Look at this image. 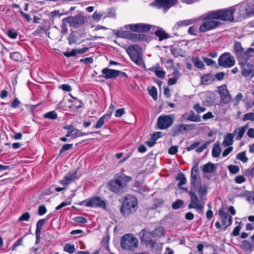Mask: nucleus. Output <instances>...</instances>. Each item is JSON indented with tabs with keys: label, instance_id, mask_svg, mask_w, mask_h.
I'll use <instances>...</instances> for the list:
<instances>
[{
	"label": "nucleus",
	"instance_id": "nucleus-64",
	"mask_svg": "<svg viewBox=\"0 0 254 254\" xmlns=\"http://www.w3.org/2000/svg\"><path fill=\"white\" fill-rule=\"evenodd\" d=\"M155 74L159 78H164L165 72L162 70H157L155 71Z\"/></svg>",
	"mask_w": 254,
	"mask_h": 254
},
{
	"label": "nucleus",
	"instance_id": "nucleus-51",
	"mask_svg": "<svg viewBox=\"0 0 254 254\" xmlns=\"http://www.w3.org/2000/svg\"><path fill=\"white\" fill-rule=\"evenodd\" d=\"M74 220L76 223H85L87 222L86 218L82 216L76 217Z\"/></svg>",
	"mask_w": 254,
	"mask_h": 254
},
{
	"label": "nucleus",
	"instance_id": "nucleus-34",
	"mask_svg": "<svg viewBox=\"0 0 254 254\" xmlns=\"http://www.w3.org/2000/svg\"><path fill=\"white\" fill-rule=\"evenodd\" d=\"M145 38V35L142 34H133L130 35L129 39L136 42L137 41L143 40Z\"/></svg>",
	"mask_w": 254,
	"mask_h": 254
},
{
	"label": "nucleus",
	"instance_id": "nucleus-16",
	"mask_svg": "<svg viewBox=\"0 0 254 254\" xmlns=\"http://www.w3.org/2000/svg\"><path fill=\"white\" fill-rule=\"evenodd\" d=\"M177 2V0H156L153 2V4L158 8L164 10L169 9Z\"/></svg>",
	"mask_w": 254,
	"mask_h": 254
},
{
	"label": "nucleus",
	"instance_id": "nucleus-47",
	"mask_svg": "<svg viewBox=\"0 0 254 254\" xmlns=\"http://www.w3.org/2000/svg\"><path fill=\"white\" fill-rule=\"evenodd\" d=\"M106 117H107V116L105 115H104L103 116L101 117L99 120L97 121L95 127L96 128H100L104 124V119Z\"/></svg>",
	"mask_w": 254,
	"mask_h": 254
},
{
	"label": "nucleus",
	"instance_id": "nucleus-50",
	"mask_svg": "<svg viewBox=\"0 0 254 254\" xmlns=\"http://www.w3.org/2000/svg\"><path fill=\"white\" fill-rule=\"evenodd\" d=\"M198 192L199 194V198H202V197L205 196L207 193V188L205 187H200Z\"/></svg>",
	"mask_w": 254,
	"mask_h": 254
},
{
	"label": "nucleus",
	"instance_id": "nucleus-35",
	"mask_svg": "<svg viewBox=\"0 0 254 254\" xmlns=\"http://www.w3.org/2000/svg\"><path fill=\"white\" fill-rule=\"evenodd\" d=\"M236 158L237 159L241 160L244 163L247 162L248 160V158L246 155L245 151H243L241 153H238L237 155Z\"/></svg>",
	"mask_w": 254,
	"mask_h": 254
},
{
	"label": "nucleus",
	"instance_id": "nucleus-48",
	"mask_svg": "<svg viewBox=\"0 0 254 254\" xmlns=\"http://www.w3.org/2000/svg\"><path fill=\"white\" fill-rule=\"evenodd\" d=\"M87 133L82 132L80 130L77 129H75V131L72 134V138H75L78 137L82 136L87 135Z\"/></svg>",
	"mask_w": 254,
	"mask_h": 254
},
{
	"label": "nucleus",
	"instance_id": "nucleus-23",
	"mask_svg": "<svg viewBox=\"0 0 254 254\" xmlns=\"http://www.w3.org/2000/svg\"><path fill=\"white\" fill-rule=\"evenodd\" d=\"M247 126H244L234 130L233 133L235 134V136L236 135V139L240 140L241 139L247 130Z\"/></svg>",
	"mask_w": 254,
	"mask_h": 254
},
{
	"label": "nucleus",
	"instance_id": "nucleus-53",
	"mask_svg": "<svg viewBox=\"0 0 254 254\" xmlns=\"http://www.w3.org/2000/svg\"><path fill=\"white\" fill-rule=\"evenodd\" d=\"M30 218V214L28 212L23 213L18 219L20 221H28Z\"/></svg>",
	"mask_w": 254,
	"mask_h": 254
},
{
	"label": "nucleus",
	"instance_id": "nucleus-55",
	"mask_svg": "<svg viewBox=\"0 0 254 254\" xmlns=\"http://www.w3.org/2000/svg\"><path fill=\"white\" fill-rule=\"evenodd\" d=\"M116 15V11L114 9H110L107 13L106 15L104 17V18L106 17H114Z\"/></svg>",
	"mask_w": 254,
	"mask_h": 254
},
{
	"label": "nucleus",
	"instance_id": "nucleus-56",
	"mask_svg": "<svg viewBox=\"0 0 254 254\" xmlns=\"http://www.w3.org/2000/svg\"><path fill=\"white\" fill-rule=\"evenodd\" d=\"M72 147V144H66L63 145L61 149L60 150V153H62L65 151L70 149Z\"/></svg>",
	"mask_w": 254,
	"mask_h": 254
},
{
	"label": "nucleus",
	"instance_id": "nucleus-33",
	"mask_svg": "<svg viewBox=\"0 0 254 254\" xmlns=\"http://www.w3.org/2000/svg\"><path fill=\"white\" fill-rule=\"evenodd\" d=\"M234 51L236 53L237 56L241 55L243 53V48L239 42H235L234 46Z\"/></svg>",
	"mask_w": 254,
	"mask_h": 254
},
{
	"label": "nucleus",
	"instance_id": "nucleus-62",
	"mask_svg": "<svg viewBox=\"0 0 254 254\" xmlns=\"http://www.w3.org/2000/svg\"><path fill=\"white\" fill-rule=\"evenodd\" d=\"M178 151V147L177 146H171L168 150V153L170 154H175Z\"/></svg>",
	"mask_w": 254,
	"mask_h": 254
},
{
	"label": "nucleus",
	"instance_id": "nucleus-15",
	"mask_svg": "<svg viewBox=\"0 0 254 254\" xmlns=\"http://www.w3.org/2000/svg\"><path fill=\"white\" fill-rule=\"evenodd\" d=\"M194 127V125L192 124L184 125L180 124L176 125L172 129V135L173 136H177L180 133H182L184 131L187 130L188 128H189V129H193Z\"/></svg>",
	"mask_w": 254,
	"mask_h": 254
},
{
	"label": "nucleus",
	"instance_id": "nucleus-40",
	"mask_svg": "<svg viewBox=\"0 0 254 254\" xmlns=\"http://www.w3.org/2000/svg\"><path fill=\"white\" fill-rule=\"evenodd\" d=\"M10 58L14 61H19L22 59L21 55L19 52H14L10 54Z\"/></svg>",
	"mask_w": 254,
	"mask_h": 254
},
{
	"label": "nucleus",
	"instance_id": "nucleus-2",
	"mask_svg": "<svg viewBox=\"0 0 254 254\" xmlns=\"http://www.w3.org/2000/svg\"><path fill=\"white\" fill-rule=\"evenodd\" d=\"M237 5L236 8L230 7L227 9H219L214 11H211L208 12L206 16V19H216L222 21H233L234 20V12L237 10Z\"/></svg>",
	"mask_w": 254,
	"mask_h": 254
},
{
	"label": "nucleus",
	"instance_id": "nucleus-45",
	"mask_svg": "<svg viewBox=\"0 0 254 254\" xmlns=\"http://www.w3.org/2000/svg\"><path fill=\"white\" fill-rule=\"evenodd\" d=\"M243 120L244 121L250 120L251 121H254V113L251 112L246 114L243 117Z\"/></svg>",
	"mask_w": 254,
	"mask_h": 254
},
{
	"label": "nucleus",
	"instance_id": "nucleus-43",
	"mask_svg": "<svg viewBox=\"0 0 254 254\" xmlns=\"http://www.w3.org/2000/svg\"><path fill=\"white\" fill-rule=\"evenodd\" d=\"M104 13L102 12H97L95 11L94 14L92 15V18L96 21H99L101 19Z\"/></svg>",
	"mask_w": 254,
	"mask_h": 254
},
{
	"label": "nucleus",
	"instance_id": "nucleus-21",
	"mask_svg": "<svg viewBox=\"0 0 254 254\" xmlns=\"http://www.w3.org/2000/svg\"><path fill=\"white\" fill-rule=\"evenodd\" d=\"M198 172V165L197 164H196L192 168L191 171L190 185L193 187H195L196 181L199 177Z\"/></svg>",
	"mask_w": 254,
	"mask_h": 254
},
{
	"label": "nucleus",
	"instance_id": "nucleus-30",
	"mask_svg": "<svg viewBox=\"0 0 254 254\" xmlns=\"http://www.w3.org/2000/svg\"><path fill=\"white\" fill-rule=\"evenodd\" d=\"M214 168V164L209 162L203 165L202 171L204 173H209L212 172Z\"/></svg>",
	"mask_w": 254,
	"mask_h": 254
},
{
	"label": "nucleus",
	"instance_id": "nucleus-52",
	"mask_svg": "<svg viewBox=\"0 0 254 254\" xmlns=\"http://www.w3.org/2000/svg\"><path fill=\"white\" fill-rule=\"evenodd\" d=\"M7 34L10 38L12 39H15L18 35L17 33L12 29H9L7 31Z\"/></svg>",
	"mask_w": 254,
	"mask_h": 254
},
{
	"label": "nucleus",
	"instance_id": "nucleus-36",
	"mask_svg": "<svg viewBox=\"0 0 254 254\" xmlns=\"http://www.w3.org/2000/svg\"><path fill=\"white\" fill-rule=\"evenodd\" d=\"M193 62L194 65L197 68H202L204 66V64L199 60V58L198 57H195L193 60Z\"/></svg>",
	"mask_w": 254,
	"mask_h": 254
},
{
	"label": "nucleus",
	"instance_id": "nucleus-18",
	"mask_svg": "<svg viewBox=\"0 0 254 254\" xmlns=\"http://www.w3.org/2000/svg\"><path fill=\"white\" fill-rule=\"evenodd\" d=\"M77 171L68 173L60 181V183L64 187H66L68 185L74 182L78 179Z\"/></svg>",
	"mask_w": 254,
	"mask_h": 254
},
{
	"label": "nucleus",
	"instance_id": "nucleus-37",
	"mask_svg": "<svg viewBox=\"0 0 254 254\" xmlns=\"http://www.w3.org/2000/svg\"><path fill=\"white\" fill-rule=\"evenodd\" d=\"M44 117L47 119L55 120L57 118L58 115L55 111H51L45 114Z\"/></svg>",
	"mask_w": 254,
	"mask_h": 254
},
{
	"label": "nucleus",
	"instance_id": "nucleus-31",
	"mask_svg": "<svg viewBox=\"0 0 254 254\" xmlns=\"http://www.w3.org/2000/svg\"><path fill=\"white\" fill-rule=\"evenodd\" d=\"M155 35L159 37V40L162 41L169 38V34L166 33L165 31L160 29L155 32Z\"/></svg>",
	"mask_w": 254,
	"mask_h": 254
},
{
	"label": "nucleus",
	"instance_id": "nucleus-12",
	"mask_svg": "<svg viewBox=\"0 0 254 254\" xmlns=\"http://www.w3.org/2000/svg\"><path fill=\"white\" fill-rule=\"evenodd\" d=\"M140 234L141 235V242L149 248H153L156 244V242L151 239L153 235L151 232L146 230H142Z\"/></svg>",
	"mask_w": 254,
	"mask_h": 254
},
{
	"label": "nucleus",
	"instance_id": "nucleus-14",
	"mask_svg": "<svg viewBox=\"0 0 254 254\" xmlns=\"http://www.w3.org/2000/svg\"><path fill=\"white\" fill-rule=\"evenodd\" d=\"M242 71V75L246 78H252L254 76V65L250 63H242L240 64Z\"/></svg>",
	"mask_w": 254,
	"mask_h": 254
},
{
	"label": "nucleus",
	"instance_id": "nucleus-3",
	"mask_svg": "<svg viewBox=\"0 0 254 254\" xmlns=\"http://www.w3.org/2000/svg\"><path fill=\"white\" fill-rule=\"evenodd\" d=\"M137 208V200L131 195H127L122 204L121 212L124 216L134 213Z\"/></svg>",
	"mask_w": 254,
	"mask_h": 254
},
{
	"label": "nucleus",
	"instance_id": "nucleus-28",
	"mask_svg": "<svg viewBox=\"0 0 254 254\" xmlns=\"http://www.w3.org/2000/svg\"><path fill=\"white\" fill-rule=\"evenodd\" d=\"M187 120L191 122H198L201 121L200 116L195 115L193 111H190V115L187 118Z\"/></svg>",
	"mask_w": 254,
	"mask_h": 254
},
{
	"label": "nucleus",
	"instance_id": "nucleus-39",
	"mask_svg": "<svg viewBox=\"0 0 254 254\" xmlns=\"http://www.w3.org/2000/svg\"><path fill=\"white\" fill-rule=\"evenodd\" d=\"M184 204V201L178 199L176 201L173 203L172 207L174 209H178L181 208Z\"/></svg>",
	"mask_w": 254,
	"mask_h": 254
},
{
	"label": "nucleus",
	"instance_id": "nucleus-42",
	"mask_svg": "<svg viewBox=\"0 0 254 254\" xmlns=\"http://www.w3.org/2000/svg\"><path fill=\"white\" fill-rule=\"evenodd\" d=\"M75 249L74 245L67 244L65 245L64 251L69 253L72 254L75 251Z\"/></svg>",
	"mask_w": 254,
	"mask_h": 254
},
{
	"label": "nucleus",
	"instance_id": "nucleus-4",
	"mask_svg": "<svg viewBox=\"0 0 254 254\" xmlns=\"http://www.w3.org/2000/svg\"><path fill=\"white\" fill-rule=\"evenodd\" d=\"M238 14L246 18L254 15V0H245L237 5Z\"/></svg>",
	"mask_w": 254,
	"mask_h": 254
},
{
	"label": "nucleus",
	"instance_id": "nucleus-8",
	"mask_svg": "<svg viewBox=\"0 0 254 254\" xmlns=\"http://www.w3.org/2000/svg\"><path fill=\"white\" fill-rule=\"evenodd\" d=\"M188 193L190 196V203L188 205L189 208H194L198 211H202L205 199L200 198V200H199L196 194L190 190L189 191Z\"/></svg>",
	"mask_w": 254,
	"mask_h": 254
},
{
	"label": "nucleus",
	"instance_id": "nucleus-10",
	"mask_svg": "<svg viewBox=\"0 0 254 254\" xmlns=\"http://www.w3.org/2000/svg\"><path fill=\"white\" fill-rule=\"evenodd\" d=\"M174 122V117L172 115L159 116L157 119V126L159 129H166L171 127Z\"/></svg>",
	"mask_w": 254,
	"mask_h": 254
},
{
	"label": "nucleus",
	"instance_id": "nucleus-1",
	"mask_svg": "<svg viewBox=\"0 0 254 254\" xmlns=\"http://www.w3.org/2000/svg\"><path fill=\"white\" fill-rule=\"evenodd\" d=\"M130 180V177L122 175L117 177L115 180H112L108 183V189L111 191L120 194L126 190L127 184Z\"/></svg>",
	"mask_w": 254,
	"mask_h": 254
},
{
	"label": "nucleus",
	"instance_id": "nucleus-63",
	"mask_svg": "<svg viewBox=\"0 0 254 254\" xmlns=\"http://www.w3.org/2000/svg\"><path fill=\"white\" fill-rule=\"evenodd\" d=\"M64 55L66 57L74 56L76 55L75 49H73L71 52H65Z\"/></svg>",
	"mask_w": 254,
	"mask_h": 254
},
{
	"label": "nucleus",
	"instance_id": "nucleus-17",
	"mask_svg": "<svg viewBox=\"0 0 254 254\" xmlns=\"http://www.w3.org/2000/svg\"><path fill=\"white\" fill-rule=\"evenodd\" d=\"M218 214L221 217L223 226L225 227V229H226L232 224V217L225 212L223 208L219 209Z\"/></svg>",
	"mask_w": 254,
	"mask_h": 254
},
{
	"label": "nucleus",
	"instance_id": "nucleus-58",
	"mask_svg": "<svg viewBox=\"0 0 254 254\" xmlns=\"http://www.w3.org/2000/svg\"><path fill=\"white\" fill-rule=\"evenodd\" d=\"M200 144V142H195L191 144L190 146L186 148L187 150L189 151L193 150L198 146Z\"/></svg>",
	"mask_w": 254,
	"mask_h": 254
},
{
	"label": "nucleus",
	"instance_id": "nucleus-24",
	"mask_svg": "<svg viewBox=\"0 0 254 254\" xmlns=\"http://www.w3.org/2000/svg\"><path fill=\"white\" fill-rule=\"evenodd\" d=\"M235 136L234 133H227L224 137L223 144L225 146H228L233 144V138Z\"/></svg>",
	"mask_w": 254,
	"mask_h": 254
},
{
	"label": "nucleus",
	"instance_id": "nucleus-41",
	"mask_svg": "<svg viewBox=\"0 0 254 254\" xmlns=\"http://www.w3.org/2000/svg\"><path fill=\"white\" fill-rule=\"evenodd\" d=\"M149 94L152 97L154 100H156L157 99V89L154 86L151 87V88L148 90Z\"/></svg>",
	"mask_w": 254,
	"mask_h": 254
},
{
	"label": "nucleus",
	"instance_id": "nucleus-60",
	"mask_svg": "<svg viewBox=\"0 0 254 254\" xmlns=\"http://www.w3.org/2000/svg\"><path fill=\"white\" fill-rule=\"evenodd\" d=\"M246 181V179L243 176H238L235 178V182L238 184H241Z\"/></svg>",
	"mask_w": 254,
	"mask_h": 254
},
{
	"label": "nucleus",
	"instance_id": "nucleus-54",
	"mask_svg": "<svg viewBox=\"0 0 254 254\" xmlns=\"http://www.w3.org/2000/svg\"><path fill=\"white\" fill-rule=\"evenodd\" d=\"M202 59L207 65H212L216 64V63L214 61L208 58L203 57Z\"/></svg>",
	"mask_w": 254,
	"mask_h": 254
},
{
	"label": "nucleus",
	"instance_id": "nucleus-13",
	"mask_svg": "<svg viewBox=\"0 0 254 254\" xmlns=\"http://www.w3.org/2000/svg\"><path fill=\"white\" fill-rule=\"evenodd\" d=\"M65 21H67L69 26L78 28L79 26L83 25L85 22V17L81 15H77L74 16H68L66 18Z\"/></svg>",
	"mask_w": 254,
	"mask_h": 254
},
{
	"label": "nucleus",
	"instance_id": "nucleus-5",
	"mask_svg": "<svg viewBox=\"0 0 254 254\" xmlns=\"http://www.w3.org/2000/svg\"><path fill=\"white\" fill-rule=\"evenodd\" d=\"M121 246L124 250L134 251L138 247V240L131 234H126L121 238Z\"/></svg>",
	"mask_w": 254,
	"mask_h": 254
},
{
	"label": "nucleus",
	"instance_id": "nucleus-32",
	"mask_svg": "<svg viewBox=\"0 0 254 254\" xmlns=\"http://www.w3.org/2000/svg\"><path fill=\"white\" fill-rule=\"evenodd\" d=\"M176 180L180 181L178 184V186L179 188H181L182 185H185L186 183V178L184 174L182 173L178 174L177 176H176Z\"/></svg>",
	"mask_w": 254,
	"mask_h": 254
},
{
	"label": "nucleus",
	"instance_id": "nucleus-26",
	"mask_svg": "<svg viewBox=\"0 0 254 254\" xmlns=\"http://www.w3.org/2000/svg\"><path fill=\"white\" fill-rule=\"evenodd\" d=\"M165 230L163 227L160 226L156 228L153 231L151 232L153 237H160L164 236Z\"/></svg>",
	"mask_w": 254,
	"mask_h": 254
},
{
	"label": "nucleus",
	"instance_id": "nucleus-9",
	"mask_svg": "<svg viewBox=\"0 0 254 254\" xmlns=\"http://www.w3.org/2000/svg\"><path fill=\"white\" fill-rule=\"evenodd\" d=\"M218 62L219 65L224 67H232L235 64L234 58L229 53H225L221 55Z\"/></svg>",
	"mask_w": 254,
	"mask_h": 254
},
{
	"label": "nucleus",
	"instance_id": "nucleus-38",
	"mask_svg": "<svg viewBox=\"0 0 254 254\" xmlns=\"http://www.w3.org/2000/svg\"><path fill=\"white\" fill-rule=\"evenodd\" d=\"M45 222L46 220L45 219H40L38 221L36 225V229L35 232L41 233L42 227L44 225Z\"/></svg>",
	"mask_w": 254,
	"mask_h": 254
},
{
	"label": "nucleus",
	"instance_id": "nucleus-7",
	"mask_svg": "<svg viewBox=\"0 0 254 254\" xmlns=\"http://www.w3.org/2000/svg\"><path fill=\"white\" fill-rule=\"evenodd\" d=\"M208 13L202 16L203 20L205 21L199 27V31L201 33H204L206 31L215 29L221 24V22L216 20V19H206V17Z\"/></svg>",
	"mask_w": 254,
	"mask_h": 254
},
{
	"label": "nucleus",
	"instance_id": "nucleus-22",
	"mask_svg": "<svg viewBox=\"0 0 254 254\" xmlns=\"http://www.w3.org/2000/svg\"><path fill=\"white\" fill-rule=\"evenodd\" d=\"M219 91L222 101L225 103L228 102L230 96L227 89L225 87H222L220 88Z\"/></svg>",
	"mask_w": 254,
	"mask_h": 254
},
{
	"label": "nucleus",
	"instance_id": "nucleus-20",
	"mask_svg": "<svg viewBox=\"0 0 254 254\" xmlns=\"http://www.w3.org/2000/svg\"><path fill=\"white\" fill-rule=\"evenodd\" d=\"M102 72L103 75H100V77L102 76L106 79H110L117 77L119 75L121 71L108 68H105L102 69Z\"/></svg>",
	"mask_w": 254,
	"mask_h": 254
},
{
	"label": "nucleus",
	"instance_id": "nucleus-6",
	"mask_svg": "<svg viewBox=\"0 0 254 254\" xmlns=\"http://www.w3.org/2000/svg\"><path fill=\"white\" fill-rule=\"evenodd\" d=\"M127 52L130 59L136 64L140 66H144L141 49L138 45H134L128 47Z\"/></svg>",
	"mask_w": 254,
	"mask_h": 254
},
{
	"label": "nucleus",
	"instance_id": "nucleus-49",
	"mask_svg": "<svg viewBox=\"0 0 254 254\" xmlns=\"http://www.w3.org/2000/svg\"><path fill=\"white\" fill-rule=\"evenodd\" d=\"M211 142V141H207L206 142L204 143L201 146L198 147L197 148L196 151L197 153H200L203 151L204 149H205L207 148L208 145Z\"/></svg>",
	"mask_w": 254,
	"mask_h": 254
},
{
	"label": "nucleus",
	"instance_id": "nucleus-46",
	"mask_svg": "<svg viewBox=\"0 0 254 254\" xmlns=\"http://www.w3.org/2000/svg\"><path fill=\"white\" fill-rule=\"evenodd\" d=\"M193 108L198 114L203 112L206 110V108L205 107H201L198 103L195 104L193 106Z\"/></svg>",
	"mask_w": 254,
	"mask_h": 254
},
{
	"label": "nucleus",
	"instance_id": "nucleus-61",
	"mask_svg": "<svg viewBox=\"0 0 254 254\" xmlns=\"http://www.w3.org/2000/svg\"><path fill=\"white\" fill-rule=\"evenodd\" d=\"M23 237L17 240L13 245L12 250L13 251L15 249L16 247L22 245Z\"/></svg>",
	"mask_w": 254,
	"mask_h": 254
},
{
	"label": "nucleus",
	"instance_id": "nucleus-29",
	"mask_svg": "<svg viewBox=\"0 0 254 254\" xmlns=\"http://www.w3.org/2000/svg\"><path fill=\"white\" fill-rule=\"evenodd\" d=\"M221 150L219 147V143L216 142L214 144L212 151V155L213 157H217L220 154Z\"/></svg>",
	"mask_w": 254,
	"mask_h": 254
},
{
	"label": "nucleus",
	"instance_id": "nucleus-57",
	"mask_svg": "<svg viewBox=\"0 0 254 254\" xmlns=\"http://www.w3.org/2000/svg\"><path fill=\"white\" fill-rule=\"evenodd\" d=\"M66 20V18L63 19L62 21V31L64 33H66L67 32V28L66 24L68 23L67 21H65Z\"/></svg>",
	"mask_w": 254,
	"mask_h": 254
},
{
	"label": "nucleus",
	"instance_id": "nucleus-19",
	"mask_svg": "<svg viewBox=\"0 0 254 254\" xmlns=\"http://www.w3.org/2000/svg\"><path fill=\"white\" fill-rule=\"evenodd\" d=\"M130 30L136 32H145L150 30L151 25L147 24L138 23L128 25Z\"/></svg>",
	"mask_w": 254,
	"mask_h": 254
},
{
	"label": "nucleus",
	"instance_id": "nucleus-25",
	"mask_svg": "<svg viewBox=\"0 0 254 254\" xmlns=\"http://www.w3.org/2000/svg\"><path fill=\"white\" fill-rule=\"evenodd\" d=\"M214 80L213 75L211 74H207L203 75L201 78V83L204 85L209 84Z\"/></svg>",
	"mask_w": 254,
	"mask_h": 254
},
{
	"label": "nucleus",
	"instance_id": "nucleus-44",
	"mask_svg": "<svg viewBox=\"0 0 254 254\" xmlns=\"http://www.w3.org/2000/svg\"><path fill=\"white\" fill-rule=\"evenodd\" d=\"M229 171L232 174H237L239 171V167L236 165H230L228 166Z\"/></svg>",
	"mask_w": 254,
	"mask_h": 254
},
{
	"label": "nucleus",
	"instance_id": "nucleus-27",
	"mask_svg": "<svg viewBox=\"0 0 254 254\" xmlns=\"http://www.w3.org/2000/svg\"><path fill=\"white\" fill-rule=\"evenodd\" d=\"M196 21H197L196 19H188V20H183V21H178L176 23V26L178 28L182 26H188V25L192 24L193 23H194Z\"/></svg>",
	"mask_w": 254,
	"mask_h": 254
},
{
	"label": "nucleus",
	"instance_id": "nucleus-11",
	"mask_svg": "<svg viewBox=\"0 0 254 254\" xmlns=\"http://www.w3.org/2000/svg\"><path fill=\"white\" fill-rule=\"evenodd\" d=\"M80 205H84L87 207H100L104 209L106 208V203L104 200L101 199L99 196L92 197L88 200L81 201Z\"/></svg>",
	"mask_w": 254,
	"mask_h": 254
},
{
	"label": "nucleus",
	"instance_id": "nucleus-59",
	"mask_svg": "<svg viewBox=\"0 0 254 254\" xmlns=\"http://www.w3.org/2000/svg\"><path fill=\"white\" fill-rule=\"evenodd\" d=\"M68 43L69 45H71L76 42L75 36L73 34H70L68 38Z\"/></svg>",
	"mask_w": 254,
	"mask_h": 254
}]
</instances>
